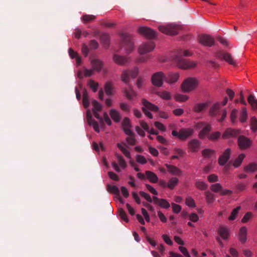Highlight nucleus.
Here are the masks:
<instances>
[{
	"instance_id": "28",
	"label": "nucleus",
	"mask_w": 257,
	"mask_h": 257,
	"mask_svg": "<svg viewBox=\"0 0 257 257\" xmlns=\"http://www.w3.org/2000/svg\"><path fill=\"white\" fill-rule=\"evenodd\" d=\"M146 178L149 179V180L153 183H156L158 181V177L153 172L150 171H146L145 172Z\"/></svg>"
},
{
	"instance_id": "50",
	"label": "nucleus",
	"mask_w": 257,
	"mask_h": 257,
	"mask_svg": "<svg viewBox=\"0 0 257 257\" xmlns=\"http://www.w3.org/2000/svg\"><path fill=\"white\" fill-rule=\"evenodd\" d=\"M221 134L219 132L212 133L208 136V139L211 141H216L220 138Z\"/></svg>"
},
{
	"instance_id": "34",
	"label": "nucleus",
	"mask_w": 257,
	"mask_h": 257,
	"mask_svg": "<svg viewBox=\"0 0 257 257\" xmlns=\"http://www.w3.org/2000/svg\"><path fill=\"white\" fill-rule=\"evenodd\" d=\"M179 180L176 177H172L170 179L167 183V187L170 189H173L174 187L178 184Z\"/></svg>"
},
{
	"instance_id": "17",
	"label": "nucleus",
	"mask_w": 257,
	"mask_h": 257,
	"mask_svg": "<svg viewBox=\"0 0 257 257\" xmlns=\"http://www.w3.org/2000/svg\"><path fill=\"white\" fill-rule=\"evenodd\" d=\"M90 64L94 71L98 72L103 70V73H105L106 72V70L103 69V64L101 61L93 59L91 60Z\"/></svg>"
},
{
	"instance_id": "49",
	"label": "nucleus",
	"mask_w": 257,
	"mask_h": 257,
	"mask_svg": "<svg viewBox=\"0 0 257 257\" xmlns=\"http://www.w3.org/2000/svg\"><path fill=\"white\" fill-rule=\"evenodd\" d=\"M222 188V187L219 183H216L210 186V189L214 192H220Z\"/></svg>"
},
{
	"instance_id": "24",
	"label": "nucleus",
	"mask_w": 257,
	"mask_h": 257,
	"mask_svg": "<svg viewBox=\"0 0 257 257\" xmlns=\"http://www.w3.org/2000/svg\"><path fill=\"white\" fill-rule=\"evenodd\" d=\"M87 117L88 122L90 125H92L95 131L96 132H99V127L97 122L94 119L92 118L91 113L89 110L87 111Z\"/></svg>"
},
{
	"instance_id": "9",
	"label": "nucleus",
	"mask_w": 257,
	"mask_h": 257,
	"mask_svg": "<svg viewBox=\"0 0 257 257\" xmlns=\"http://www.w3.org/2000/svg\"><path fill=\"white\" fill-rule=\"evenodd\" d=\"M139 69L138 68H134L132 70L129 71L125 70L123 71L121 74V80L126 84H128L130 81V77L133 78L136 77L138 74Z\"/></svg>"
},
{
	"instance_id": "43",
	"label": "nucleus",
	"mask_w": 257,
	"mask_h": 257,
	"mask_svg": "<svg viewBox=\"0 0 257 257\" xmlns=\"http://www.w3.org/2000/svg\"><path fill=\"white\" fill-rule=\"evenodd\" d=\"M247 118V109L246 107L242 108L240 114V120L242 122L246 121Z\"/></svg>"
},
{
	"instance_id": "46",
	"label": "nucleus",
	"mask_w": 257,
	"mask_h": 257,
	"mask_svg": "<svg viewBox=\"0 0 257 257\" xmlns=\"http://www.w3.org/2000/svg\"><path fill=\"white\" fill-rule=\"evenodd\" d=\"M240 209V207L238 206L234 209L231 213L230 216L228 217V219L230 220H233L235 219Z\"/></svg>"
},
{
	"instance_id": "38",
	"label": "nucleus",
	"mask_w": 257,
	"mask_h": 257,
	"mask_svg": "<svg viewBox=\"0 0 257 257\" xmlns=\"http://www.w3.org/2000/svg\"><path fill=\"white\" fill-rule=\"evenodd\" d=\"M245 157V155L243 154H240L238 157L235 160L233 163V166L235 168L239 167L241 164L243 159Z\"/></svg>"
},
{
	"instance_id": "45",
	"label": "nucleus",
	"mask_w": 257,
	"mask_h": 257,
	"mask_svg": "<svg viewBox=\"0 0 257 257\" xmlns=\"http://www.w3.org/2000/svg\"><path fill=\"white\" fill-rule=\"evenodd\" d=\"M195 186L198 189L201 190H206L208 187L207 184L204 182L200 181H197L195 183Z\"/></svg>"
},
{
	"instance_id": "53",
	"label": "nucleus",
	"mask_w": 257,
	"mask_h": 257,
	"mask_svg": "<svg viewBox=\"0 0 257 257\" xmlns=\"http://www.w3.org/2000/svg\"><path fill=\"white\" fill-rule=\"evenodd\" d=\"M175 99L178 101H185L188 99V97L187 95L177 94L175 96Z\"/></svg>"
},
{
	"instance_id": "19",
	"label": "nucleus",
	"mask_w": 257,
	"mask_h": 257,
	"mask_svg": "<svg viewBox=\"0 0 257 257\" xmlns=\"http://www.w3.org/2000/svg\"><path fill=\"white\" fill-rule=\"evenodd\" d=\"M122 128L126 135H133V132L131 130V124L128 118L125 117L122 122Z\"/></svg>"
},
{
	"instance_id": "37",
	"label": "nucleus",
	"mask_w": 257,
	"mask_h": 257,
	"mask_svg": "<svg viewBox=\"0 0 257 257\" xmlns=\"http://www.w3.org/2000/svg\"><path fill=\"white\" fill-rule=\"evenodd\" d=\"M107 190L110 193H112L117 196H119L120 195V191L117 187L114 185H109L107 186Z\"/></svg>"
},
{
	"instance_id": "1",
	"label": "nucleus",
	"mask_w": 257,
	"mask_h": 257,
	"mask_svg": "<svg viewBox=\"0 0 257 257\" xmlns=\"http://www.w3.org/2000/svg\"><path fill=\"white\" fill-rule=\"evenodd\" d=\"M191 54L188 50H179L177 51L174 57V60L177 66L182 69H188L195 66L196 64L194 62L190 61L184 59L182 56H189Z\"/></svg>"
},
{
	"instance_id": "33",
	"label": "nucleus",
	"mask_w": 257,
	"mask_h": 257,
	"mask_svg": "<svg viewBox=\"0 0 257 257\" xmlns=\"http://www.w3.org/2000/svg\"><path fill=\"white\" fill-rule=\"evenodd\" d=\"M110 115L111 118L115 122H119L120 119L119 112L115 109H112L110 111Z\"/></svg>"
},
{
	"instance_id": "64",
	"label": "nucleus",
	"mask_w": 257,
	"mask_h": 257,
	"mask_svg": "<svg viewBox=\"0 0 257 257\" xmlns=\"http://www.w3.org/2000/svg\"><path fill=\"white\" fill-rule=\"evenodd\" d=\"M189 219L191 221H193L194 222H195L197 221L199 219L198 216L197 215V214H196L195 213H191L189 215Z\"/></svg>"
},
{
	"instance_id": "48",
	"label": "nucleus",
	"mask_w": 257,
	"mask_h": 257,
	"mask_svg": "<svg viewBox=\"0 0 257 257\" xmlns=\"http://www.w3.org/2000/svg\"><path fill=\"white\" fill-rule=\"evenodd\" d=\"M185 204L190 207L194 208L196 206L194 200L189 196L186 198Z\"/></svg>"
},
{
	"instance_id": "15",
	"label": "nucleus",
	"mask_w": 257,
	"mask_h": 257,
	"mask_svg": "<svg viewBox=\"0 0 257 257\" xmlns=\"http://www.w3.org/2000/svg\"><path fill=\"white\" fill-rule=\"evenodd\" d=\"M199 41L202 45L211 47L214 45V39L211 36L208 35H202L199 36Z\"/></svg>"
},
{
	"instance_id": "23",
	"label": "nucleus",
	"mask_w": 257,
	"mask_h": 257,
	"mask_svg": "<svg viewBox=\"0 0 257 257\" xmlns=\"http://www.w3.org/2000/svg\"><path fill=\"white\" fill-rule=\"evenodd\" d=\"M239 133L238 130L228 128L225 130L222 135V138L228 139L236 137Z\"/></svg>"
},
{
	"instance_id": "57",
	"label": "nucleus",
	"mask_w": 257,
	"mask_h": 257,
	"mask_svg": "<svg viewBox=\"0 0 257 257\" xmlns=\"http://www.w3.org/2000/svg\"><path fill=\"white\" fill-rule=\"evenodd\" d=\"M117 160H118V163L119 165L122 167V168H125L126 166V163L125 161V160L123 159L122 156L120 155H117L116 156Z\"/></svg>"
},
{
	"instance_id": "13",
	"label": "nucleus",
	"mask_w": 257,
	"mask_h": 257,
	"mask_svg": "<svg viewBox=\"0 0 257 257\" xmlns=\"http://www.w3.org/2000/svg\"><path fill=\"white\" fill-rule=\"evenodd\" d=\"M216 57L219 59L224 60L230 65H235V61L229 53L218 51L216 53Z\"/></svg>"
},
{
	"instance_id": "27",
	"label": "nucleus",
	"mask_w": 257,
	"mask_h": 257,
	"mask_svg": "<svg viewBox=\"0 0 257 257\" xmlns=\"http://www.w3.org/2000/svg\"><path fill=\"white\" fill-rule=\"evenodd\" d=\"M218 233L223 239H227L229 235V231L227 228L221 226L218 229Z\"/></svg>"
},
{
	"instance_id": "63",
	"label": "nucleus",
	"mask_w": 257,
	"mask_h": 257,
	"mask_svg": "<svg viewBox=\"0 0 257 257\" xmlns=\"http://www.w3.org/2000/svg\"><path fill=\"white\" fill-rule=\"evenodd\" d=\"M162 238L164 241L168 244L171 245L173 244V241L170 239L169 236L167 234H163L162 235Z\"/></svg>"
},
{
	"instance_id": "3",
	"label": "nucleus",
	"mask_w": 257,
	"mask_h": 257,
	"mask_svg": "<svg viewBox=\"0 0 257 257\" xmlns=\"http://www.w3.org/2000/svg\"><path fill=\"white\" fill-rule=\"evenodd\" d=\"M142 103L144 105V107H142L143 112L149 118H152L153 115L148 109L153 111H158L159 110L158 107L145 99H142Z\"/></svg>"
},
{
	"instance_id": "58",
	"label": "nucleus",
	"mask_w": 257,
	"mask_h": 257,
	"mask_svg": "<svg viewBox=\"0 0 257 257\" xmlns=\"http://www.w3.org/2000/svg\"><path fill=\"white\" fill-rule=\"evenodd\" d=\"M207 180L210 183H213L217 182L218 181V178L216 175L212 174L207 177Z\"/></svg>"
},
{
	"instance_id": "62",
	"label": "nucleus",
	"mask_w": 257,
	"mask_h": 257,
	"mask_svg": "<svg viewBox=\"0 0 257 257\" xmlns=\"http://www.w3.org/2000/svg\"><path fill=\"white\" fill-rule=\"evenodd\" d=\"M179 249L183 255L186 257H191L189 253L187 251L186 247L183 246H179Z\"/></svg>"
},
{
	"instance_id": "31",
	"label": "nucleus",
	"mask_w": 257,
	"mask_h": 257,
	"mask_svg": "<svg viewBox=\"0 0 257 257\" xmlns=\"http://www.w3.org/2000/svg\"><path fill=\"white\" fill-rule=\"evenodd\" d=\"M208 104L207 103H198L194 106L193 110L197 113L201 112L205 110Z\"/></svg>"
},
{
	"instance_id": "39",
	"label": "nucleus",
	"mask_w": 257,
	"mask_h": 257,
	"mask_svg": "<svg viewBox=\"0 0 257 257\" xmlns=\"http://www.w3.org/2000/svg\"><path fill=\"white\" fill-rule=\"evenodd\" d=\"M215 154V152L214 150L209 149H206L202 151V156L205 158H210Z\"/></svg>"
},
{
	"instance_id": "8",
	"label": "nucleus",
	"mask_w": 257,
	"mask_h": 257,
	"mask_svg": "<svg viewBox=\"0 0 257 257\" xmlns=\"http://www.w3.org/2000/svg\"><path fill=\"white\" fill-rule=\"evenodd\" d=\"M121 38L123 44L126 46L125 48L126 53L127 54L131 53L134 49V43L131 35L126 33L122 34Z\"/></svg>"
},
{
	"instance_id": "7",
	"label": "nucleus",
	"mask_w": 257,
	"mask_h": 257,
	"mask_svg": "<svg viewBox=\"0 0 257 257\" xmlns=\"http://www.w3.org/2000/svg\"><path fill=\"white\" fill-rule=\"evenodd\" d=\"M198 85V82L196 79L193 78H188L186 79L182 84V90L185 92H189L194 89Z\"/></svg>"
},
{
	"instance_id": "55",
	"label": "nucleus",
	"mask_w": 257,
	"mask_h": 257,
	"mask_svg": "<svg viewBox=\"0 0 257 257\" xmlns=\"http://www.w3.org/2000/svg\"><path fill=\"white\" fill-rule=\"evenodd\" d=\"M95 19L94 15H84L82 17V20L84 22H90Z\"/></svg>"
},
{
	"instance_id": "4",
	"label": "nucleus",
	"mask_w": 257,
	"mask_h": 257,
	"mask_svg": "<svg viewBox=\"0 0 257 257\" xmlns=\"http://www.w3.org/2000/svg\"><path fill=\"white\" fill-rule=\"evenodd\" d=\"M180 27L176 24H171L167 26H160L159 30L161 32L170 35H176L178 34Z\"/></svg>"
},
{
	"instance_id": "21",
	"label": "nucleus",
	"mask_w": 257,
	"mask_h": 257,
	"mask_svg": "<svg viewBox=\"0 0 257 257\" xmlns=\"http://www.w3.org/2000/svg\"><path fill=\"white\" fill-rule=\"evenodd\" d=\"M165 166L167 169L168 172L172 175H176L178 176L181 175L182 171L177 167L171 165H168L167 164H166Z\"/></svg>"
},
{
	"instance_id": "16",
	"label": "nucleus",
	"mask_w": 257,
	"mask_h": 257,
	"mask_svg": "<svg viewBox=\"0 0 257 257\" xmlns=\"http://www.w3.org/2000/svg\"><path fill=\"white\" fill-rule=\"evenodd\" d=\"M231 150L229 148L226 149L223 154L218 158V164L220 166H223L228 162L230 158Z\"/></svg>"
},
{
	"instance_id": "61",
	"label": "nucleus",
	"mask_w": 257,
	"mask_h": 257,
	"mask_svg": "<svg viewBox=\"0 0 257 257\" xmlns=\"http://www.w3.org/2000/svg\"><path fill=\"white\" fill-rule=\"evenodd\" d=\"M252 216V214L250 212H247L243 217L242 219H241V221L243 223H246L247 222L249 219H250Z\"/></svg>"
},
{
	"instance_id": "10",
	"label": "nucleus",
	"mask_w": 257,
	"mask_h": 257,
	"mask_svg": "<svg viewBox=\"0 0 257 257\" xmlns=\"http://www.w3.org/2000/svg\"><path fill=\"white\" fill-rule=\"evenodd\" d=\"M165 75L162 72H158L154 73L151 78L153 84L157 87H161L163 85V81H165Z\"/></svg>"
},
{
	"instance_id": "32",
	"label": "nucleus",
	"mask_w": 257,
	"mask_h": 257,
	"mask_svg": "<svg viewBox=\"0 0 257 257\" xmlns=\"http://www.w3.org/2000/svg\"><path fill=\"white\" fill-rule=\"evenodd\" d=\"M247 101L253 110H257V99L253 95L250 94L247 97Z\"/></svg>"
},
{
	"instance_id": "11",
	"label": "nucleus",
	"mask_w": 257,
	"mask_h": 257,
	"mask_svg": "<svg viewBox=\"0 0 257 257\" xmlns=\"http://www.w3.org/2000/svg\"><path fill=\"white\" fill-rule=\"evenodd\" d=\"M155 47V44L152 41H149L141 44L139 49V53L143 55L152 51Z\"/></svg>"
},
{
	"instance_id": "20",
	"label": "nucleus",
	"mask_w": 257,
	"mask_h": 257,
	"mask_svg": "<svg viewBox=\"0 0 257 257\" xmlns=\"http://www.w3.org/2000/svg\"><path fill=\"white\" fill-rule=\"evenodd\" d=\"M179 77L178 73H169L167 76H165V81L169 84H173L177 82Z\"/></svg>"
},
{
	"instance_id": "44",
	"label": "nucleus",
	"mask_w": 257,
	"mask_h": 257,
	"mask_svg": "<svg viewBox=\"0 0 257 257\" xmlns=\"http://www.w3.org/2000/svg\"><path fill=\"white\" fill-rule=\"evenodd\" d=\"M117 146L126 158L128 159L131 158L130 152L127 149L124 148L121 144L118 143L117 144Z\"/></svg>"
},
{
	"instance_id": "30",
	"label": "nucleus",
	"mask_w": 257,
	"mask_h": 257,
	"mask_svg": "<svg viewBox=\"0 0 257 257\" xmlns=\"http://www.w3.org/2000/svg\"><path fill=\"white\" fill-rule=\"evenodd\" d=\"M100 42L103 44L104 47L108 48L109 45V36L107 34H102L100 37Z\"/></svg>"
},
{
	"instance_id": "12",
	"label": "nucleus",
	"mask_w": 257,
	"mask_h": 257,
	"mask_svg": "<svg viewBox=\"0 0 257 257\" xmlns=\"http://www.w3.org/2000/svg\"><path fill=\"white\" fill-rule=\"evenodd\" d=\"M138 31L141 35L150 39H154L157 36L156 32L155 31L147 27H140L139 28Z\"/></svg>"
},
{
	"instance_id": "54",
	"label": "nucleus",
	"mask_w": 257,
	"mask_h": 257,
	"mask_svg": "<svg viewBox=\"0 0 257 257\" xmlns=\"http://www.w3.org/2000/svg\"><path fill=\"white\" fill-rule=\"evenodd\" d=\"M139 194L142 197H144L149 202L152 203L153 201V199L151 198V196L149 194L143 191H140Z\"/></svg>"
},
{
	"instance_id": "42",
	"label": "nucleus",
	"mask_w": 257,
	"mask_h": 257,
	"mask_svg": "<svg viewBox=\"0 0 257 257\" xmlns=\"http://www.w3.org/2000/svg\"><path fill=\"white\" fill-rule=\"evenodd\" d=\"M250 126L251 130L252 132H255L257 131V119L255 116H252L250 118Z\"/></svg>"
},
{
	"instance_id": "6",
	"label": "nucleus",
	"mask_w": 257,
	"mask_h": 257,
	"mask_svg": "<svg viewBox=\"0 0 257 257\" xmlns=\"http://www.w3.org/2000/svg\"><path fill=\"white\" fill-rule=\"evenodd\" d=\"M193 133V130L192 128H181L178 132L175 130L172 132V135L182 141L186 140L188 138L191 136Z\"/></svg>"
},
{
	"instance_id": "25",
	"label": "nucleus",
	"mask_w": 257,
	"mask_h": 257,
	"mask_svg": "<svg viewBox=\"0 0 257 257\" xmlns=\"http://www.w3.org/2000/svg\"><path fill=\"white\" fill-rule=\"evenodd\" d=\"M113 59L116 63L120 65H124L128 62V59L126 57L117 54L113 55Z\"/></svg>"
},
{
	"instance_id": "2",
	"label": "nucleus",
	"mask_w": 257,
	"mask_h": 257,
	"mask_svg": "<svg viewBox=\"0 0 257 257\" xmlns=\"http://www.w3.org/2000/svg\"><path fill=\"white\" fill-rule=\"evenodd\" d=\"M220 105V103L219 102L214 104L210 109L209 114L211 116L215 117H218L219 115H221V118L217 119L218 121L221 122L226 117L227 112L225 109H221Z\"/></svg>"
},
{
	"instance_id": "36",
	"label": "nucleus",
	"mask_w": 257,
	"mask_h": 257,
	"mask_svg": "<svg viewBox=\"0 0 257 257\" xmlns=\"http://www.w3.org/2000/svg\"><path fill=\"white\" fill-rule=\"evenodd\" d=\"M205 196L208 204L212 203L215 200L214 195L209 191L205 192Z\"/></svg>"
},
{
	"instance_id": "56",
	"label": "nucleus",
	"mask_w": 257,
	"mask_h": 257,
	"mask_svg": "<svg viewBox=\"0 0 257 257\" xmlns=\"http://www.w3.org/2000/svg\"><path fill=\"white\" fill-rule=\"evenodd\" d=\"M92 105L93 106V108L92 110H95L96 111H100L102 108L101 105L96 100H93L92 102Z\"/></svg>"
},
{
	"instance_id": "41",
	"label": "nucleus",
	"mask_w": 257,
	"mask_h": 257,
	"mask_svg": "<svg viewBox=\"0 0 257 257\" xmlns=\"http://www.w3.org/2000/svg\"><path fill=\"white\" fill-rule=\"evenodd\" d=\"M156 94L163 99L169 100L171 98L170 93L166 91H164L163 92H157Z\"/></svg>"
},
{
	"instance_id": "35",
	"label": "nucleus",
	"mask_w": 257,
	"mask_h": 257,
	"mask_svg": "<svg viewBox=\"0 0 257 257\" xmlns=\"http://www.w3.org/2000/svg\"><path fill=\"white\" fill-rule=\"evenodd\" d=\"M244 171L247 173H252L257 170V165L252 163L246 166L244 169Z\"/></svg>"
},
{
	"instance_id": "52",
	"label": "nucleus",
	"mask_w": 257,
	"mask_h": 257,
	"mask_svg": "<svg viewBox=\"0 0 257 257\" xmlns=\"http://www.w3.org/2000/svg\"><path fill=\"white\" fill-rule=\"evenodd\" d=\"M118 213H119V215L120 217L122 219H123L125 222L128 221V219L127 217L126 214L123 209H122V208L119 209Z\"/></svg>"
},
{
	"instance_id": "5",
	"label": "nucleus",
	"mask_w": 257,
	"mask_h": 257,
	"mask_svg": "<svg viewBox=\"0 0 257 257\" xmlns=\"http://www.w3.org/2000/svg\"><path fill=\"white\" fill-rule=\"evenodd\" d=\"M195 128L197 130H200L199 137L202 139H204L211 131V125L202 121L197 123L195 125Z\"/></svg>"
},
{
	"instance_id": "47",
	"label": "nucleus",
	"mask_w": 257,
	"mask_h": 257,
	"mask_svg": "<svg viewBox=\"0 0 257 257\" xmlns=\"http://www.w3.org/2000/svg\"><path fill=\"white\" fill-rule=\"evenodd\" d=\"M104 89L107 95H111L112 94V86L110 82H106L104 86Z\"/></svg>"
},
{
	"instance_id": "60",
	"label": "nucleus",
	"mask_w": 257,
	"mask_h": 257,
	"mask_svg": "<svg viewBox=\"0 0 257 257\" xmlns=\"http://www.w3.org/2000/svg\"><path fill=\"white\" fill-rule=\"evenodd\" d=\"M172 209L173 212L178 213L181 210V206L174 203H172Z\"/></svg>"
},
{
	"instance_id": "59",
	"label": "nucleus",
	"mask_w": 257,
	"mask_h": 257,
	"mask_svg": "<svg viewBox=\"0 0 257 257\" xmlns=\"http://www.w3.org/2000/svg\"><path fill=\"white\" fill-rule=\"evenodd\" d=\"M136 161L138 163L141 164H145L147 162V161L144 156L139 155L137 156Z\"/></svg>"
},
{
	"instance_id": "22",
	"label": "nucleus",
	"mask_w": 257,
	"mask_h": 257,
	"mask_svg": "<svg viewBox=\"0 0 257 257\" xmlns=\"http://www.w3.org/2000/svg\"><path fill=\"white\" fill-rule=\"evenodd\" d=\"M200 144V142L198 140H192L188 143V148L192 152H197L199 149Z\"/></svg>"
},
{
	"instance_id": "40",
	"label": "nucleus",
	"mask_w": 257,
	"mask_h": 257,
	"mask_svg": "<svg viewBox=\"0 0 257 257\" xmlns=\"http://www.w3.org/2000/svg\"><path fill=\"white\" fill-rule=\"evenodd\" d=\"M127 137L126 138L125 140L127 143L132 146L135 145L137 143V140L135 138V134L133 132V135H127Z\"/></svg>"
},
{
	"instance_id": "14",
	"label": "nucleus",
	"mask_w": 257,
	"mask_h": 257,
	"mask_svg": "<svg viewBox=\"0 0 257 257\" xmlns=\"http://www.w3.org/2000/svg\"><path fill=\"white\" fill-rule=\"evenodd\" d=\"M251 140L244 136H240L238 138V145L241 149L249 148L251 146Z\"/></svg>"
},
{
	"instance_id": "51",
	"label": "nucleus",
	"mask_w": 257,
	"mask_h": 257,
	"mask_svg": "<svg viewBox=\"0 0 257 257\" xmlns=\"http://www.w3.org/2000/svg\"><path fill=\"white\" fill-rule=\"evenodd\" d=\"M88 85L92 89L93 92H95L97 91L98 86V83L97 82H96L92 80H90L88 82Z\"/></svg>"
},
{
	"instance_id": "29",
	"label": "nucleus",
	"mask_w": 257,
	"mask_h": 257,
	"mask_svg": "<svg viewBox=\"0 0 257 257\" xmlns=\"http://www.w3.org/2000/svg\"><path fill=\"white\" fill-rule=\"evenodd\" d=\"M247 229L245 226L241 227L239 230V237L242 243H244L246 240Z\"/></svg>"
},
{
	"instance_id": "26",
	"label": "nucleus",
	"mask_w": 257,
	"mask_h": 257,
	"mask_svg": "<svg viewBox=\"0 0 257 257\" xmlns=\"http://www.w3.org/2000/svg\"><path fill=\"white\" fill-rule=\"evenodd\" d=\"M124 95L129 100H132L134 97L137 96V93L129 86L128 89H125L123 90Z\"/></svg>"
},
{
	"instance_id": "18",
	"label": "nucleus",
	"mask_w": 257,
	"mask_h": 257,
	"mask_svg": "<svg viewBox=\"0 0 257 257\" xmlns=\"http://www.w3.org/2000/svg\"><path fill=\"white\" fill-rule=\"evenodd\" d=\"M154 203L164 209H168L170 207V204L166 199H160L156 196L153 197Z\"/></svg>"
}]
</instances>
